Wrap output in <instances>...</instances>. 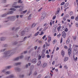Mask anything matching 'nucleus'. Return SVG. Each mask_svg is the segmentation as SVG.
<instances>
[{"instance_id":"cd10ccee","label":"nucleus","mask_w":78,"mask_h":78,"mask_svg":"<svg viewBox=\"0 0 78 78\" xmlns=\"http://www.w3.org/2000/svg\"><path fill=\"white\" fill-rule=\"evenodd\" d=\"M6 50V48L3 49H1L0 50V52H3V51H5Z\"/></svg>"},{"instance_id":"4be33fe9","label":"nucleus","mask_w":78,"mask_h":78,"mask_svg":"<svg viewBox=\"0 0 78 78\" xmlns=\"http://www.w3.org/2000/svg\"><path fill=\"white\" fill-rule=\"evenodd\" d=\"M12 67V66H7L6 67V69H11V68Z\"/></svg>"},{"instance_id":"e433bc0d","label":"nucleus","mask_w":78,"mask_h":78,"mask_svg":"<svg viewBox=\"0 0 78 78\" xmlns=\"http://www.w3.org/2000/svg\"><path fill=\"white\" fill-rule=\"evenodd\" d=\"M39 33V32H38L37 33L35 34V36H37Z\"/></svg>"},{"instance_id":"49530a36","label":"nucleus","mask_w":78,"mask_h":78,"mask_svg":"<svg viewBox=\"0 0 78 78\" xmlns=\"http://www.w3.org/2000/svg\"><path fill=\"white\" fill-rule=\"evenodd\" d=\"M45 44H46V46H48V47L50 46V45L49 44H48V43H47V42H46Z\"/></svg>"},{"instance_id":"2f4dec72","label":"nucleus","mask_w":78,"mask_h":78,"mask_svg":"<svg viewBox=\"0 0 78 78\" xmlns=\"http://www.w3.org/2000/svg\"><path fill=\"white\" fill-rule=\"evenodd\" d=\"M27 12V10H26L21 12V14H23V13H25L26 12Z\"/></svg>"},{"instance_id":"2eb2a0df","label":"nucleus","mask_w":78,"mask_h":78,"mask_svg":"<svg viewBox=\"0 0 78 78\" xmlns=\"http://www.w3.org/2000/svg\"><path fill=\"white\" fill-rule=\"evenodd\" d=\"M6 40V37H2L1 38V41H5Z\"/></svg>"},{"instance_id":"79ce46f5","label":"nucleus","mask_w":78,"mask_h":78,"mask_svg":"<svg viewBox=\"0 0 78 78\" xmlns=\"http://www.w3.org/2000/svg\"><path fill=\"white\" fill-rule=\"evenodd\" d=\"M56 40H54L53 41V44H55V43H56Z\"/></svg>"},{"instance_id":"412c9836","label":"nucleus","mask_w":78,"mask_h":78,"mask_svg":"<svg viewBox=\"0 0 78 78\" xmlns=\"http://www.w3.org/2000/svg\"><path fill=\"white\" fill-rule=\"evenodd\" d=\"M19 57H17L15 58H14V61H18V60H19Z\"/></svg>"},{"instance_id":"8fccbe9b","label":"nucleus","mask_w":78,"mask_h":78,"mask_svg":"<svg viewBox=\"0 0 78 78\" xmlns=\"http://www.w3.org/2000/svg\"><path fill=\"white\" fill-rule=\"evenodd\" d=\"M19 58L20 59H22V58H23V55L20 56Z\"/></svg>"},{"instance_id":"4d7b16f0","label":"nucleus","mask_w":78,"mask_h":78,"mask_svg":"<svg viewBox=\"0 0 78 78\" xmlns=\"http://www.w3.org/2000/svg\"><path fill=\"white\" fill-rule=\"evenodd\" d=\"M61 36V34H59L58 35H57V37H59L60 36Z\"/></svg>"},{"instance_id":"aec40b11","label":"nucleus","mask_w":78,"mask_h":78,"mask_svg":"<svg viewBox=\"0 0 78 78\" xmlns=\"http://www.w3.org/2000/svg\"><path fill=\"white\" fill-rule=\"evenodd\" d=\"M47 64L46 63H44L43 65V66H42L43 67V68L45 67L46 66H47Z\"/></svg>"},{"instance_id":"ea45409f","label":"nucleus","mask_w":78,"mask_h":78,"mask_svg":"<svg viewBox=\"0 0 78 78\" xmlns=\"http://www.w3.org/2000/svg\"><path fill=\"white\" fill-rule=\"evenodd\" d=\"M74 52H75V54L76 55V54H77L78 53V51H76V49L74 50Z\"/></svg>"},{"instance_id":"4468645a","label":"nucleus","mask_w":78,"mask_h":78,"mask_svg":"<svg viewBox=\"0 0 78 78\" xmlns=\"http://www.w3.org/2000/svg\"><path fill=\"white\" fill-rule=\"evenodd\" d=\"M6 72V69H3L2 70H1V73H5Z\"/></svg>"},{"instance_id":"393cba45","label":"nucleus","mask_w":78,"mask_h":78,"mask_svg":"<svg viewBox=\"0 0 78 78\" xmlns=\"http://www.w3.org/2000/svg\"><path fill=\"white\" fill-rule=\"evenodd\" d=\"M68 59H69L68 57H66L64 59V61H67L68 60Z\"/></svg>"},{"instance_id":"7c9ffc66","label":"nucleus","mask_w":78,"mask_h":78,"mask_svg":"<svg viewBox=\"0 0 78 78\" xmlns=\"http://www.w3.org/2000/svg\"><path fill=\"white\" fill-rule=\"evenodd\" d=\"M32 74V71H30L29 72V73L27 74V75H28L29 76H30L31 75V74Z\"/></svg>"},{"instance_id":"a19ab883","label":"nucleus","mask_w":78,"mask_h":78,"mask_svg":"<svg viewBox=\"0 0 78 78\" xmlns=\"http://www.w3.org/2000/svg\"><path fill=\"white\" fill-rule=\"evenodd\" d=\"M67 19V18H66V17H64L63 18V20L64 21H66V19Z\"/></svg>"},{"instance_id":"338daca9","label":"nucleus","mask_w":78,"mask_h":78,"mask_svg":"<svg viewBox=\"0 0 78 78\" xmlns=\"http://www.w3.org/2000/svg\"><path fill=\"white\" fill-rule=\"evenodd\" d=\"M37 73L36 72H35V73H34V75H37Z\"/></svg>"},{"instance_id":"9d476101","label":"nucleus","mask_w":78,"mask_h":78,"mask_svg":"<svg viewBox=\"0 0 78 78\" xmlns=\"http://www.w3.org/2000/svg\"><path fill=\"white\" fill-rule=\"evenodd\" d=\"M21 64V62H19L15 63L14 64V65L15 66H17L20 65Z\"/></svg>"},{"instance_id":"473e14b6","label":"nucleus","mask_w":78,"mask_h":78,"mask_svg":"<svg viewBox=\"0 0 78 78\" xmlns=\"http://www.w3.org/2000/svg\"><path fill=\"white\" fill-rule=\"evenodd\" d=\"M19 77L20 78H23L24 77V75H20L19 76Z\"/></svg>"},{"instance_id":"6ab92c4d","label":"nucleus","mask_w":78,"mask_h":78,"mask_svg":"<svg viewBox=\"0 0 78 78\" xmlns=\"http://www.w3.org/2000/svg\"><path fill=\"white\" fill-rule=\"evenodd\" d=\"M62 55L64 56V55H65V53L64 52V51L63 50H62V52H61Z\"/></svg>"},{"instance_id":"774afa93","label":"nucleus","mask_w":78,"mask_h":78,"mask_svg":"<svg viewBox=\"0 0 78 78\" xmlns=\"http://www.w3.org/2000/svg\"><path fill=\"white\" fill-rule=\"evenodd\" d=\"M45 50L44 49L42 51V54H44V53H45Z\"/></svg>"},{"instance_id":"603ef678","label":"nucleus","mask_w":78,"mask_h":78,"mask_svg":"<svg viewBox=\"0 0 78 78\" xmlns=\"http://www.w3.org/2000/svg\"><path fill=\"white\" fill-rule=\"evenodd\" d=\"M76 37L75 36L73 37V39L74 40V41H75L76 40Z\"/></svg>"},{"instance_id":"58836bf2","label":"nucleus","mask_w":78,"mask_h":78,"mask_svg":"<svg viewBox=\"0 0 78 78\" xmlns=\"http://www.w3.org/2000/svg\"><path fill=\"white\" fill-rule=\"evenodd\" d=\"M35 26H36V24H33L31 26L32 28H34V27H35Z\"/></svg>"},{"instance_id":"1a4fd4ad","label":"nucleus","mask_w":78,"mask_h":78,"mask_svg":"<svg viewBox=\"0 0 78 78\" xmlns=\"http://www.w3.org/2000/svg\"><path fill=\"white\" fill-rule=\"evenodd\" d=\"M19 29H20V27H17L16 28V27H14L12 28V30H15V31H16V30H18Z\"/></svg>"},{"instance_id":"dca6fc26","label":"nucleus","mask_w":78,"mask_h":78,"mask_svg":"<svg viewBox=\"0 0 78 78\" xmlns=\"http://www.w3.org/2000/svg\"><path fill=\"white\" fill-rule=\"evenodd\" d=\"M8 13H5L4 14H3L2 15H1V16L2 17H5V16H6V15H8Z\"/></svg>"},{"instance_id":"bb28decb","label":"nucleus","mask_w":78,"mask_h":78,"mask_svg":"<svg viewBox=\"0 0 78 78\" xmlns=\"http://www.w3.org/2000/svg\"><path fill=\"white\" fill-rule=\"evenodd\" d=\"M14 8H20V6L19 5H15L14 6Z\"/></svg>"},{"instance_id":"de8ad7c7","label":"nucleus","mask_w":78,"mask_h":78,"mask_svg":"<svg viewBox=\"0 0 78 78\" xmlns=\"http://www.w3.org/2000/svg\"><path fill=\"white\" fill-rule=\"evenodd\" d=\"M28 64H27L26 65L25 68H26V69H28Z\"/></svg>"},{"instance_id":"f8f14e48","label":"nucleus","mask_w":78,"mask_h":78,"mask_svg":"<svg viewBox=\"0 0 78 78\" xmlns=\"http://www.w3.org/2000/svg\"><path fill=\"white\" fill-rule=\"evenodd\" d=\"M14 13V11L12 10L7 12V14H12Z\"/></svg>"},{"instance_id":"c9c22d12","label":"nucleus","mask_w":78,"mask_h":78,"mask_svg":"<svg viewBox=\"0 0 78 78\" xmlns=\"http://www.w3.org/2000/svg\"><path fill=\"white\" fill-rule=\"evenodd\" d=\"M33 50V48H31V49H30V50L29 51V53H31V51H32Z\"/></svg>"},{"instance_id":"c85d7f7f","label":"nucleus","mask_w":78,"mask_h":78,"mask_svg":"<svg viewBox=\"0 0 78 78\" xmlns=\"http://www.w3.org/2000/svg\"><path fill=\"white\" fill-rule=\"evenodd\" d=\"M41 61H39L37 63V66H40L41 65Z\"/></svg>"},{"instance_id":"423d86ee","label":"nucleus","mask_w":78,"mask_h":78,"mask_svg":"<svg viewBox=\"0 0 78 78\" xmlns=\"http://www.w3.org/2000/svg\"><path fill=\"white\" fill-rule=\"evenodd\" d=\"M14 70L16 72H20V69L19 67H16L14 68Z\"/></svg>"},{"instance_id":"6e6d98bb","label":"nucleus","mask_w":78,"mask_h":78,"mask_svg":"<svg viewBox=\"0 0 78 78\" xmlns=\"http://www.w3.org/2000/svg\"><path fill=\"white\" fill-rule=\"evenodd\" d=\"M23 11V10H22V8L20 9L19 10V11L20 12H21V11Z\"/></svg>"},{"instance_id":"20e7f679","label":"nucleus","mask_w":78,"mask_h":78,"mask_svg":"<svg viewBox=\"0 0 78 78\" xmlns=\"http://www.w3.org/2000/svg\"><path fill=\"white\" fill-rule=\"evenodd\" d=\"M9 17L10 18V20L12 21L13 20H15V19H16V16H9Z\"/></svg>"},{"instance_id":"37998d69","label":"nucleus","mask_w":78,"mask_h":78,"mask_svg":"<svg viewBox=\"0 0 78 78\" xmlns=\"http://www.w3.org/2000/svg\"><path fill=\"white\" fill-rule=\"evenodd\" d=\"M10 10H13V11H16V9H15V8H11L10 9Z\"/></svg>"},{"instance_id":"5fc2aeb1","label":"nucleus","mask_w":78,"mask_h":78,"mask_svg":"<svg viewBox=\"0 0 78 78\" xmlns=\"http://www.w3.org/2000/svg\"><path fill=\"white\" fill-rule=\"evenodd\" d=\"M56 19V16H54L52 18V20H54Z\"/></svg>"},{"instance_id":"c03bdc74","label":"nucleus","mask_w":78,"mask_h":78,"mask_svg":"<svg viewBox=\"0 0 78 78\" xmlns=\"http://www.w3.org/2000/svg\"><path fill=\"white\" fill-rule=\"evenodd\" d=\"M42 16L43 17V18H44L45 17V14H43L42 15Z\"/></svg>"},{"instance_id":"864d4df0","label":"nucleus","mask_w":78,"mask_h":78,"mask_svg":"<svg viewBox=\"0 0 78 78\" xmlns=\"http://www.w3.org/2000/svg\"><path fill=\"white\" fill-rule=\"evenodd\" d=\"M60 29H61V26L58 28L57 30L58 31H59V30H60Z\"/></svg>"},{"instance_id":"a211bd4d","label":"nucleus","mask_w":78,"mask_h":78,"mask_svg":"<svg viewBox=\"0 0 78 78\" xmlns=\"http://www.w3.org/2000/svg\"><path fill=\"white\" fill-rule=\"evenodd\" d=\"M48 42H50V41H51V37H48Z\"/></svg>"},{"instance_id":"f257e3e1","label":"nucleus","mask_w":78,"mask_h":78,"mask_svg":"<svg viewBox=\"0 0 78 78\" xmlns=\"http://www.w3.org/2000/svg\"><path fill=\"white\" fill-rule=\"evenodd\" d=\"M14 53V51L13 50L5 51L4 53L3 58H6V57H8V56H9L12 55H13Z\"/></svg>"},{"instance_id":"0e129e2a","label":"nucleus","mask_w":78,"mask_h":78,"mask_svg":"<svg viewBox=\"0 0 78 78\" xmlns=\"http://www.w3.org/2000/svg\"><path fill=\"white\" fill-rule=\"evenodd\" d=\"M17 3V2H15L14 3L13 5H16Z\"/></svg>"},{"instance_id":"f3484780","label":"nucleus","mask_w":78,"mask_h":78,"mask_svg":"<svg viewBox=\"0 0 78 78\" xmlns=\"http://www.w3.org/2000/svg\"><path fill=\"white\" fill-rule=\"evenodd\" d=\"M59 11H60V8H58L57 9V13H56V14H58L59 12Z\"/></svg>"},{"instance_id":"13d9d810","label":"nucleus","mask_w":78,"mask_h":78,"mask_svg":"<svg viewBox=\"0 0 78 78\" xmlns=\"http://www.w3.org/2000/svg\"><path fill=\"white\" fill-rule=\"evenodd\" d=\"M75 25H76V27H78V23H76Z\"/></svg>"},{"instance_id":"bf43d9fd","label":"nucleus","mask_w":78,"mask_h":78,"mask_svg":"<svg viewBox=\"0 0 78 78\" xmlns=\"http://www.w3.org/2000/svg\"><path fill=\"white\" fill-rule=\"evenodd\" d=\"M41 56H40V55H39L38 57V59H41Z\"/></svg>"},{"instance_id":"69168bd1","label":"nucleus","mask_w":78,"mask_h":78,"mask_svg":"<svg viewBox=\"0 0 78 78\" xmlns=\"http://www.w3.org/2000/svg\"><path fill=\"white\" fill-rule=\"evenodd\" d=\"M41 77V75H39L37 77V78H40Z\"/></svg>"},{"instance_id":"9b49d317","label":"nucleus","mask_w":78,"mask_h":78,"mask_svg":"<svg viewBox=\"0 0 78 78\" xmlns=\"http://www.w3.org/2000/svg\"><path fill=\"white\" fill-rule=\"evenodd\" d=\"M17 44V43L16 41L12 42H11V45H16Z\"/></svg>"},{"instance_id":"4c0bfd02","label":"nucleus","mask_w":78,"mask_h":78,"mask_svg":"<svg viewBox=\"0 0 78 78\" xmlns=\"http://www.w3.org/2000/svg\"><path fill=\"white\" fill-rule=\"evenodd\" d=\"M5 74H8L9 75V74L10 73V71H7L6 72H5Z\"/></svg>"},{"instance_id":"09e8293b","label":"nucleus","mask_w":78,"mask_h":78,"mask_svg":"<svg viewBox=\"0 0 78 78\" xmlns=\"http://www.w3.org/2000/svg\"><path fill=\"white\" fill-rule=\"evenodd\" d=\"M44 34V32L42 31L41 32V33L40 34V36H41V35H42L43 34Z\"/></svg>"},{"instance_id":"3c124183","label":"nucleus","mask_w":78,"mask_h":78,"mask_svg":"<svg viewBox=\"0 0 78 78\" xmlns=\"http://www.w3.org/2000/svg\"><path fill=\"white\" fill-rule=\"evenodd\" d=\"M65 4V2H63L61 4V5H64Z\"/></svg>"},{"instance_id":"f704fd0d","label":"nucleus","mask_w":78,"mask_h":78,"mask_svg":"<svg viewBox=\"0 0 78 78\" xmlns=\"http://www.w3.org/2000/svg\"><path fill=\"white\" fill-rule=\"evenodd\" d=\"M41 48L40 47H38V48L37 51V53H38L39 51V50Z\"/></svg>"},{"instance_id":"6e6552de","label":"nucleus","mask_w":78,"mask_h":78,"mask_svg":"<svg viewBox=\"0 0 78 78\" xmlns=\"http://www.w3.org/2000/svg\"><path fill=\"white\" fill-rule=\"evenodd\" d=\"M62 36H63L64 38H65L66 37V33H65V31H63L62 34Z\"/></svg>"},{"instance_id":"5701e85b","label":"nucleus","mask_w":78,"mask_h":78,"mask_svg":"<svg viewBox=\"0 0 78 78\" xmlns=\"http://www.w3.org/2000/svg\"><path fill=\"white\" fill-rule=\"evenodd\" d=\"M48 27H47V26H45L44 27V28L43 29V31H45V30H46V29H47V28H48Z\"/></svg>"},{"instance_id":"0eeeda50","label":"nucleus","mask_w":78,"mask_h":78,"mask_svg":"<svg viewBox=\"0 0 78 78\" xmlns=\"http://www.w3.org/2000/svg\"><path fill=\"white\" fill-rule=\"evenodd\" d=\"M31 62L34 64H36V63L37 62V59L36 58H35L32 60Z\"/></svg>"},{"instance_id":"a878e982","label":"nucleus","mask_w":78,"mask_h":78,"mask_svg":"<svg viewBox=\"0 0 78 78\" xmlns=\"http://www.w3.org/2000/svg\"><path fill=\"white\" fill-rule=\"evenodd\" d=\"M69 3L68 2L66 3L65 5V6L64 7V8H66V7H67V6H69Z\"/></svg>"},{"instance_id":"a18cd8bd","label":"nucleus","mask_w":78,"mask_h":78,"mask_svg":"<svg viewBox=\"0 0 78 78\" xmlns=\"http://www.w3.org/2000/svg\"><path fill=\"white\" fill-rule=\"evenodd\" d=\"M18 3H22V2L21 1V0H19Z\"/></svg>"},{"instance_id":"b1692460","label":"nucleus","mask_w":78,"mask_h":78,"mask_svg":"<svg viewBox=\"0 0 78 78\" xmlns=\"http://www.w3.org/2000/svg\"><path fill=\"white\" fill-rule=\"evenodd\" d=\"M56 27H55L52 30V32L53 33H55V31H56Z\"/></svg>"},{"instance_id":"680f3d73","label":"nucleus","mask_w":78,"mask_h":78,"mask_svg":"<svg viewBox=\"0 0 78 78\" xmlns=\"http://www.w3.org/2000/svg\"><path fill=\"white\" fill-rule=\"evenodd\" d=\"M75 20L76 21H78V16H77L76 17Z\"/></svg>"},{"instance_id":"c756f323","label":"nucleus","mask_w":78,"mask_h":78,"mask_svg":"<svg viewBox=\"0 0 78 78\" xmlns=\"http://www.w3.org/2000/svg\"><path fill=\"white\" fill-rule=\"evenodd\" d=\"M45 55L44 54H42L41 55V57L42 58H44L45 57Z\"/></svg>"},{"instance_id":"e2e57ef3","label":"nucleus","mask_w":78,"mask_h":78,"mask_svg":"<svg viewBox=\"0 0 78 78\" xmlns=\"http://www.w3.org/2000/svg\"><path fill=\"white\" fill-rule=\"evenodd\" d=\"M73 14V12H71L70 13V15L72 16Z\"/></svg>"},{"instance_id":"052dcab7","label":"nucleus","mask_w":78,"mask_h":78,"mask_svg":"<svg viewBox=\"0 0 78 78\" xmlns=\"http://www.w3.org/2000/svg\"><path fill=\"white\" fill-rule=\"evenodd\" d=\"M28 38L27 37H25L23 39V40H24V41H25V40H26V39H27Z\"/></svg>"},{"instance_id":"ddd939ff","label":"nucleus","mask_w":78,"mask_h":78,"mask_svg":"<svg viewBox=\"0 0 78 78\" xmlns=\"http://www.w3.org/2000/svg\"><path fill=\"white\" fill-rule=\"evenodd\" d=\"M33 69H34V66L32 65L30 67V71H32V70H33Z\"/></svg>"},{"instance_id":"f03ea898","label":"nucleus","mask_w":78,"mask_h":78,"mask_svg":"<svg viewBox=\"0 0 78 78\" xmlns=\"http://www.w3.org/2000/svg\"><path fill=\"white\" fill-rule=\"evenodd\" d=\"M28 31V29L27 27L26 28L25 30L24 31L22 30H21L20 32H19L18 33L20 35H21L22 36H23L25 34V32H27Z\"/></svg>"},{"instance_id":"7ed1b4c3","label":"nucleus","mask_w":78,"mask_h":78,"mask_svg":"<svg viewBox=\"0 0 78 78\" xmlns=\"http://www.w3.org/2000/svg\"><path fill=\"white\" fill-rule=\"evenodd\" d=\"M71 47L72 44H69V47L70 48H69L68 49V55H70V54H71V53L72 52V50L71 48Z\"/></svg>"},{"instance_id":"39448f33","label":"nucleus","mask_w":78,"mask_h":78,"mask_svg":"<svg viewBox=\"0 0 78 78\" xmlns=\"http://www.w3.org/2000/svg\"><path fill=\"white\" fill-rule=\"evenodd\" d=\"M10 20V18H9V17L5 18V20L4 21V23H7V22H8Z\"/></svg>"},{"instance_id":"72a5a7b5","label":"nucleus","mask_w":78,"mask_h":78,"mask_svg":"<svg viewBox=\"0 0 78 78\" xmlns=\"http://www.w3.org/2000/svg\"><path fill=\"white\" fill-rule=\"evenodd\" d=\"M70 42V40L68 39V40L66 41V44H68Z\"/></svg>"}]
</instances>
